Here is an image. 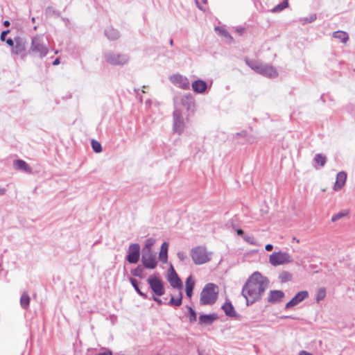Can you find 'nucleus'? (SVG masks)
<instances>
[{"mask_svg":"<svg viewBox=\"0 0 355 355\" xmlns=\"http://www.w3.org/2000/svg\"><path fill=\"white\" fill-rule=\"evenodd\" d=\"M243 239L249 243L252 244V245H256L257 242H256V240L252 236H247V235H245L243 236Z\"/></svg>","mask_w":355,"mask_h":355,"instance_id":"obj_44","label":"nucleus"},{"mask_svg":"<svg viewBox=\"0 0 355 355\" xmlns=\"http://www.w3.org/2000/svg\"><path fill=\"white\" fill-rule=\"evenodd\" d=\"M173 130L175 133L181 135L185 128V123L181 111L175 107L173 113Z\"/></svg>","mask_w":355,"mask_h":355,"instance_id":"obj_7","label":"nucleus"},{"mask_svg":"<svg viewBox=\"0 0 355 355\" xmlns=\"http://www.w3.org/2000/svg\"><path fill=\"white\" fill-rule=\"evenodd\" d=\"M195 286V282L192 279V277H189L186 280V288L185 292L188 297L191 298L193 295V290Z\"/></svg>","mask_w":355,"mask_h":355,"instance_id":"obj_24","label":"nucleus"},{"mask_svg":"<svg viewBox=\"0 0 355 355\" xmlns=\"http://www.w3.org/2000/svg\"><path fill=\"white\" fill-rule=\"evenodd\" d=\"M181 103L188 111H193L195 101L191 95H184L181 98Z\"/></svg>","mask_w":355,"mask_h":355,"instance_id":"obj_18","label":"nucleus"},{"mask_svg":"<svg viewBox=\"0 0 355 355\" xmlns=\"http://www.w3.org/2000/svg\"><path fill=\"white\" fill-rule=\"evenodd\" d=\"M218 317L215 313L211 314H201L199 316V324L210 325L211 324L216 320H217Z\"/></svg>","mask_w":355,"mask_h":355,"instance_id":"obj_17","label":"nucleus"},{"mask_svg":"<svg viewBox=\"0 0 355 355\" xmlns=\"http://www.w3.org/2000/svg\"><path fill=\"white\" fill-rule=\"evenodd\" d=\"M105 35L110 40H116L119 38V32L113 28H108L105 31Z\"/></svg>","mask_w":355,"mask_h":355,"instance_id":"obj_25","label":"nucleus"},{"mask_svg":"<svg viewBox=\"0 0 355 355\" xmlns=\"http://www.w3.org/2000/svg\"><path fill=\"white\" fill-rule=\"evenodd\" d=\"M171 82L178 87L183 89H189V81L187 77L182 76L181 74H174L169 78Z\"/></svg>","mask_w":355,"mask_h":355,"instance_id":"obj_12","label":"nucleus"},{"mask_svg":"<svg viewBox=\"0 0 355 355\" xmlns=\"http://www.w3.org/2000/svg\"><path fill=\"white\" fill-rule=\"evenodd\" d=\"M333 37L340 40L343 43H346L349 39L348 34L346 32L341 31L334 32Z\"/></svg>","mask_w":355,"mask_h":355,"instance_id":"obj_28","label":"nucleus"},{"mask_svg":"<svg viewBox=\"0 0 355 355\" xmlns=\"http://www.w3.org/2000/svg\"><path fill=\"white\" fill-rule=\"evenodd\" d=\"M237 234L239 236H244V232L241 229H239L236 230Z\"/></svg>","mask_w":355,"mask_h":355,"instance_id":"obj_50","label":"nucleus"},{"mask_svg":"<svg viewBox=\"0 0 355 355\" xmlns=\"http://www.w3.org/2000/svg\"><path fill=\"white\" fill-rule=\"evenodd\" d=\"M326 296V291L324 288H320L316 293L315 300L318 302L322 300Z\"/></svg>","mask_w":355,"mask_h":355,"instance_id":"obj_40","label":"nucleus"},{"mask_svg":"<svg viewBox=\"0 0 355 355\" xmlns=\"http://www.w3.org/2000/svg\"><path fill=\"white\" fill-rule=\"evenodd\" d=\"M288 6V0H284L282 3L277 5L275 7H274L272 10V12H278L282 10H283L284 8H287Z\"/></svg>","mask_w":355,"mask_h":355,"instance_id":"obj_34","label":"nucleus"},{"mask_svg":"<svg viewBox=\"0 0 355 355\" xmlns=\"http://www.w3.org/2000/svg\"><path fill=\"white\" fill-rule=\"evenodd\" d=\"M187 310H188V317L189 319L190 322H193L196 321L197 319V314L195 310L191 307L187 306Z\"/></svg>","mask_w":355,"mask_h":355,"instance_id":"obj_35","label":"nucleus"},{"mask_svg":"<svg viewBox=\"0 0 355 355\" xmlns=\"http://www.w3.org/2000/svg\"><path fill=\"white\" fill-rule=\"evenodd\" d=\"M313 162L318 164L320 167H323L327 162V157L323 154L318 153L315 155Z\"/></svg>","mask_w":355,"mask_h":355,"instance_id":"obj_30","label":"nucleus"},{"mask_svg":"<svg viewBox=\"0 0 355 355\" xmlns=\"http://www.w3.org/2000/svg\"><path fill=\"white\" fill-rule=\"evenodd\" d=\"M259 73L268 78H275L278 75L277 71L275 67L270 65L263 64L261 67Z\"/></svg>","mask_w":355,"mask_h":355,"instance_id":"obj_15","label":"nucleus"},{"mask_svg":"<svg viewBox=\"0 0 355 355\" xmlns=\"http://www.w3.org/2000/svg\"><path fill=\"white\" fill-rule=\"evenodd\" d=\"M215 31L218 33L221 36H223L225 37H228L232 39V37L230 35V33L223 27L221 26H216L215 27Z\"/></svg>","mask_w":355,"mask_h":355,"instance_id":"obj_37","label":"nucleus"},{"mask_svg":"<svg viewBox=\"0 0 355 355\" xmlns=\"http://www.w3.org/2000/svg\"><path fill=\"white\" fill-rule=\"evenodd\" d=\"M347 179V174L344 171L339 172L336 175V180L334 184V190H340L344 186Z\"/></svg>","mask_w":355,"mask_h":355,"instance_id":"obj_19","label":"nucleus"},{"mask_svg":"<svg viewBox=\"0 0 355 355\" xmlns=\"http://www.w3.org/2000/svg\"><path fill=\"white\" fill-rule=\"evenodd\" d=\"M218 297V287L214 284H207L200 293V304L201 305L214 304Z\"/></svg>","mask_w":355,"mask_h":355,"instance_id":"obj_2","label":"nucleus"},{"mask_svg":"<svg viewBox=\"0 0 355 355\" xmlns=\"http://www.w3.org/2000/svg\"><path fill=\"white\" fill-rule=\"evenodd\" d=\"M247 135V132L245 130H243L241 132L236 133V136L238 137H245Z\"/></svg>","mask_w":355,"mask_h":355,"instance_id":"obj_48","label":"nucleus"},{"mask_svg":"<svg viewBox=\"0 0 355 355\" xmlns=\"http://www.w3.org/2000/svg\"><path fill=\"white\" fill-rule=\"evenodd\" d=\"M284 297V293L283 291L279 290L270 291L268 296V302L276 303L282 301Z\"/></svg>","mask_w":355,"mask_h":355,"instance_id":"obj_16","label":"nucleus"},{"mask_svg":"<svg viewBox=\"0 0 355 355\" xmlns=\"http://www.w3.org/2000/svg\"><path fill=\"white\" fill-rule=\"evenodd\" d=\"M309 297V293L306 291H302L298 292L289 302H288L285 305V309H291L303 300H306Z\"/></svg>","mask_w":355,"mask_h":355,"instance_id":"obj_13","label":"nucleus"},{"mask_svg":"<svg viewBox=\"0 0 355 355\" xmlns=\"http://www.w3.org/2000/svg\"><path fill=\"white\" fill-rule=\"evenodd\" d=\"M9 32V30L3 31L1 32L0 39L2 42H4L6 40V36Z\"/></svg>","mask_w":355,"mask_h":355,"instance_id":"obj_45","label":"nucleus"},{"mask_svg":"<svg viewBox=\"0 0 355 355\" xmlns=\"http://www.w3.org/2000/svg\"><path fill=\"white\" fill-rule=\"evenodd\" d=\"M149 287L156 296H162L165 291L162 281L156 275H151L147 280Z\"/></svg>","mask_w":355,"mask_h":355,"instance_id":"obj_8","label":"nucleus"},{"mask_svg":"<svg viewBox=\"0 0 355 355\" xmlns=\"http://www.w3.org/2000/svg\"><path fill=\"white\" fill-rule=\"evenodd\" d=\"M26 42L20 37L15 40V45L12 49V53L15 55H21V58L25 57Z\"/></svg>","mask_w":355,"mask_h":355,"instance_id":"obj_14","label":"nucleus"},{"mask_svg":"<svg viewBox=\"0 0 355 355\" xmlns=\"http://www.w3.org/2000/svg\"><path fill=\"white\" fill-rule=\"evenodd\" d=\"M31 21L34 23V22H35V17H33V18L31 19Z\"/></svg>","mask_w":355,"mask_h":355,"instance_id":"obj_57","label":"nucleus"},{"mask_svg":"<svg viewBox=\"0 0 355 355\" xmlns=\"http://www.w3.org/2000/svg\"><path fill=\"white\" fill-rule=\"evenodd\" d=\"M345 215H346V213L339 212L332 216L331 221L336 222V221L340 220V218H343Z\"/></svg>","mask_w":355,"mask_h":355,"instance_id":"obj_42","label":"nucleus"},{"mask_svg":"<svg viewBox=\"0 0 355 355\" xmlns=\"http://www.w3.org/2000/svg\"><path fill=\"white\" fill-rule=\"evenodd\" d=\"M269 281L259 272H254L243 286L241 294L246 300V305L250 306L260 300L268 287Z\"/></svg>","mask_w":355,"mask_h":355,"instance_id":"obj_1","label":"nucleus"},{"mask_svg":"<svg viewBox=\"0 0 355 355\" xmlns=\"http://www.w3.org/2000/svg\"><path fill=\"white\" fill-rule=\"evenodd\" d=\"M91 144L92 149L95 153H99L102 151L101 145L98 141L92 139Z\"/></svg>","mask_w":355,"mask_h":355,"instance_id":"obj_39","label":"nucleus"},{"mask_svg":"<svg viewBox=\"0 0 355 355\" xmlns=\"http://www.w3.org/2000/svg\"><path fill=\"white\" fill-rule=\"evenodd\" d=\"M144 268L145 267L143 265H139L135 268L132 269L130 272L134 277L142 279L145 277Z\"/></svg>","mask_w":355,"mask_h":355,"instance_id":"obj_26","label":"nucleus"},{"mask_svg":"<svg viewBox=\"0 0 355 355\" xmlns=\"http://www.w3.org/2000/svg\"><path fill=\"white\" fill-rule=\"evenodd\" d=\"M141 261L145 268L154 269L157 265L156 254L153 252H141Z\"/></svg>","mask_w":355,"mask_h":355,"instance_id":"obj_10","label":"nucleus"},{"mask_svg":"<svg viewBox=\"0 0 355 355\" xmlns=\"http://www.w3.org/2000/svg\"><path fill=\"white\" fill-rule=\"evenodd\" d=\"M5 41L6 42V44L10 46L13 47V46L15 45V40H12L11 38H8Z\"/></svg>","mask_w":355,"mask_h":355,"instance_id":"obj_46","label":"nucleus"},{"mask_svg":"<svg viewBox=\"0 0 355 355\" xmlns=\"http://www.w3.org/2000/svg\"><path fill=\"white\" fill-rule=\"evenodd\" d=\"M182 303V293L181 291L179 292L178 297L175 298L173 295L168 302V304L172 306H180Z\"/></svg>","mask_w":355,"mask_h":355,"instance_id":"obj_27","label":"nucleus"},{"mask_svg":"<svg viewBox=\"0 0 355 355\" xmlns=\"http://www.w3.org/2000/svg\"><path fill=\"white\" fill-rule=\"evenodd\" d=\"M30 297L27 293H24L20 297V304L23 309H27L29 306Z\"/></svg>","mask_w":355,"mask_h":355,"instance_id":"obj_32","label":"nucleus"},{"mask_svg":"<svg viewBox=\"0 0 355 355\" xmlns=\"http://www.w3.org/2000/svg\"><path fill=\"white\" fill-rule=\"evenodd\" d=\"M29 52L37 53L41 58H43L47 55L49 49L44 44L42 35H37L32 38L31 46Z\"/></svg>","mask_w":355,"mask_h":355,"instance_id":"obj_4","label":"nucleus"},{"mask_svg":"<svg viewBox=\"0 0 355 355\" xmlns=\"http://www.w3.org/2000/svg\"><path fill=\"white\" fill-rule=\"evenodd\" d=\"M45 15L48 17H58L60 15L59 12L57 10H55V8L52 6H48L45 9Z\"/></svg>","mask_w":355,"mask_h":355,"instance_id":"obj_38","label":"nucleus"},{"mask_svg":"<svg viewBox=\"0 0 355 355\" xmlns=\"http://www.w3.org/2000/svg\"><path fill=\"white\" fill-rule=\"evenodd\" d=\"M152 299L156 302L159 305H162L163 304L161 299L158 298L157 296L153 295L152 297Z\"/></svg>","mask_w":355,"mask_h":355,"instance_id":"obj_47","label":"nucleus"},{"mask_svg":"<svg viewBox=\"0 0 355 355\" xmlns=\"http://www.w3.org/2000/svg\"><path fill=\"white\" fill-rule=\"evenodd\" d=\"M59 63H60V60H59V58H56V59L53 61V65H58Z\"/></svg>","mask_w":355,"mask_h":355,"instance_id":"obj_54","label":"nucleus"},{"mask_svg":"<svg viewBox=\"0 0 355 355\" xmlns=\"http://www.w3.org/2000/svg\"><path fill=\"white\" fill-rule=\"evenodd\" d=\"M10 24V21H8V20H6V21H3V26H6V27L9 26Z\"/></svg>","mask_w":355,"mask_h":355,"instance_id":"obj_53","label":"nucleus"},{"mask_svg":"<svg viewBox=\"0 0 355 355\" xmlns=\"http://www.w3.org/2000/svg\"><path fill=\"white\" fill-rule=\"evenodd\" d=\"M300 355H313V354L310 352L302 350L300 352Z\"/></svg>","mask_w":355,"mask_h":355,"instance_id":"obj_51","label":"nucleus"},{"mask_svg":"<svg viewBox=\"0 0 355 355\" xmlns=\"http://www.w3.org/2000/svg\"><path fill=\"white\" fill-rule=\"evenodd\" d=\"M167 279L170 285L173 288L182 289V282L180 277H178V274L176 273L172 264L170 265V269L167 276Z\"/></svg>","mask_w":355,"mask_h":355,"instance_id":"obj_11","label":"nucleus"},{"mask_svg":"<svg viewBox=\"0 0 355 355\" xmlns=\"http://www.w3.org/2000/svg\"><path fill=\"white\" fill-rule=\"evenodd\" d=\"M177 257L181 261H184L186 259H187V254L182 251L178 252Z\"/></svg>","mask_w":355,"mask_h":355,"instance_id":"obj_43","label":"nucleus"},{"mask_svg":"<svg viewBox=\"0 0 355 355\" xmlns=\"http://www.w3.org/2000/svg\"><path fill=\"white\" fill-rule=\"evenodd\" d=\"M168 243L167 242H164L161 245L158 257L159 260L163 263H166L168 261Z\"/></svg>","mask_w":355,"mask_h":355,"instance_id":"obj_22","label":"nucleus"},{"mask_svg":"<svg viewBox=\"0 0 355 355\" xmlns=\"http://www.w3.org/2000/svg\"><path fill=\"white\" fill-rule=\"evenodd\" d=\"M222 309L225 312V315L228 317L235 318L237 316V313L232 304L231 302L228 300L222 306Z\"/></svg>","mask_w":355,"mask_h":355,"instance_id":"obj_21","label":"nucleus"},{"mask_svg":"<svg viewBox=\"0 0 355 355\" xmlns=\"http://www.w3.org/2000/svg\"><path fill=\"white\" fill-rule=\"evenodd\" d=\"M129 281L131 283L132 286L134 287L135 290L136 291V292L141 296L144 299H146L148 298V296L146 293H143L140 288H139V286H138V282L137 279L132 278V277H129Z\"/></svg>","mask_w":355,"mask_h":355,"instance_id":"obj_29","label":"nucleus"},{"mask_svg":"<svg viewBox=\"0 0 355 355\" xmlns=\"http://www.w3.org/2000/svg\"><path fill=\"white\" fill-rule=\"evenodd\" d=\"M170 44L172 45L173 44V40H171L170 41Z\"/></svg>","mask_w":355,"mask_h":355,"instance_id":"obj_60","label":"nucleus"},{"mask_svg":"<svg viewBox=\"0 0 355 355\" xmlns=\"http://www.w3.org/2000/svg\"><path fill=\"white\" fill-rule=\"evenodd\" d=\"M193 90L198 94H202L206 91L207 88V83L202 80H196L192 83Z\"/></svg>","mask_w":355,"mask_h":355,"instance_id":"obj_20","label":"nucleus"},{"mask_svg":"<svg viewBox=\"0 0 355 355\" xmlns=\"http://www.w3.org/2000/svg\"><path fill=\"white\" fill-rule=\"evenodd\" d=\"M140 252V245L138 243H131L128 246L125 260L129 263H137L139 261Z\"/></svg>","mask_w":355,"mask_h":355,"instance_id":"obj_9","label":"nucleus"},{"mask_svg":"<svg viewBox=\"0 0 355 355\" xmlns=\"http://www.w3.org/2000/svg\"><path fill=\"white\" fill-rule=\"evenodd\" d=\"M265 249L267 251H271L273 249V245L272 244H267L265 246Z\"/></svg>","mask_w":355,"mask_h":355,"instance_id":"obj_49","label":"nucleus"},{"mask_svg":"<svg viewBox=\"0 0 355 355\" xmlns=\"http://www.w3.org/2000/svg\"><path fill=\"white\" fill-rule=\"evenodd\" d=\"M14 167L19 171L31 172V168L28 164L22 159H16L13 163Z\"/></svg>","mask_w":355,"mask_h":355,"instance_id":"obj_23","label":"nucleus"},{"mask_svg":"<svg viewBox=\"0 0 355 355\" xmlns=\"http://www.w3.org/2000/svg\"><path fill=\"white\" fill-rule=\"evenodd\" d=\"M243 31H244V28H241V27H239V28H236V31H237L238 33H243Z\"/></svg>","mask_w":355,"mask_h":355,"instance_id":"obj_55","label":"nucleus"},{"mask_svg":"<svg viewBox=\"0 0 355 355\" xmlns=\"http://www.w3.org/2000/svg\"><path fill=\"white\" fill-rule=\"evenodd\" d=\"M6 189L1 188L0 189V196L4 195L6 193Z\"/></svg>","mask_w":355,"mask_h":355,"instance_id":"obj_52","label":"nucleus"},{"mask_svg":"<svg viewBox=\"0 0 355 355\" xmlns=\"http://www.w3.org/2000/svg\"><path fill=\"white\" fill-rule=\"evenodd\" d=\"M202 1V3H207V0H201Z\"/></svg>","mask_w":355,"mask_h":355,"instance_id":"obj_58","label":"nucleus"},{"mask_svg":"<svg viewBox=\"0 0 355 355\" xmlns=\"http://www.w3.org/2000/svg\"><path fill=\"white\" fill-rule=\"evenodd\" d=\"M293 240H294V241H296L297 243L299 242V241H298V240H297L295 237L293 238Z\"/></svg>","mask_w":355,"mask_h":355,"instance_id":"obj_59","label":"nucleus"},{"mask_svg":"<svg viewBox=\"0 0 355 355\" xmlns=\"http://www.w3.org/2000/svg\"><path fill=\"white\" fill-rule=\"evenodd\" d=\"M291 278H292L291 274L287 271L282 272L279 276V279H280V282L282 283L288 282V281L291 280Z\"/></svg>","mask_w":355,"mask_h":355,"instance_id":"obj_36","label":"nucleus"},{"mask_svg":"<svg viewBox=\"0 0 355 355\" xmlns=\"http://www.w3.org/2000/svg\"><path fill=\"white\" fill-rule=\"evenodd\" d=\"M245 62H246V64L249 67H250L252 70L255 71L258 73H259L261 67L262 65L261 63H260V62H259L257 61L248 60H246Z\"/></svg>","mask_w":355,"mask_h":355,"instance_id":"obj_31","label":"nucleus"},{"mask_svg":"<svg viewBox=\"0 0 355 355\" xmlns=\"http://www.w3.org/2000/svg\"><path fill=\"white\" fill-rule=\"evenodd\" d=\"M212 252L207 251L206 247L196 246L190 250V256L196 265H202L211 260Z\"/></svg>","mask_w":355,"mask_h":355,"instance_id":"obj_3","label":"nucleus"},{"mask_svg":"<svg viewBox=\"0 0 355 355\" xmlns=\"http://www.w3.org/2000/svg\"><path fill=\"white\" fill-rule=\"evenodd\" d=\"M105 61L112 65H123L128 62L129 56L127 54H121L111 51L104 53Z\"/></svg>","mask_w":355,"mask_h":355,"instance_id":"obj_5","label":"nucleus"},{"mask_svg":"<svg viewBox=\"0 0 355 355\" xmlns=\"http://www.w3.org/2000/svg\"><path fill=\"white\" fill-rule=\"evenodd\" d=\"M293 259L291 254L286 252H274L269 257V263L273 266L292 263Z\"/></svg>","mask_w":355,"mask_h":355,"instance_id":"obj_6","label":"nucleus"},{"mask_svg":"<svg viewBox=\"0 0 355 355\" xmlns=\"http://www.w3.org/2000/svg\"><path fill=\"white\" fill-rule=\"evenodd\" d=\"M316 19V15L315 14H311L308 17H304L300 19L301 22L303 24H307V23H311L314 21Z\"/></svg>","mask_w":355,"mask_h":355,"instance_id":"obj_41","label":"nucleus"},{"mask_svg":"<svg viewBox=\"0 0 355 355\" xmlns=\"http://www.w3.org/2000/svg\"><path fill=\"white\" fill-rule=\"evenodd\" d=\"M155 243V239L153 238H149L145 242V245L142 248L141 252H153L152 251V247Z\"/></svg>","mask_w":355,"mask_h":355,"instance_id":"obj_33","label":"nucleus"},{"mask_svg":"<svg viewBox=\"0 0 355 355\" xmlns=\"http://www.w3.org/2000/svg\"><path fill=\"white\" fill-rule=\"evenodd\" d=\"M196 4L198 6V7L200 8V9H202V8L199 6V3H198V1L197 0H196Z\"/></svg>","mask_w":355,"mask_h":355,"instance_id":"obj_56","label":"nucleus"}]
</instances>
